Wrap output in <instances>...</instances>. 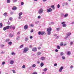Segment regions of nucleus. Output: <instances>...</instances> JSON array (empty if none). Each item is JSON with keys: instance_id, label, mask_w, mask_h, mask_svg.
<instances>
[{"instance_id": "f257e3e1", "label": "nucleus", "mask_w": 74, "mask_h": 74, "mask_svg": "<svg viewBox=\"0 0 74 74\" xmlns=\"http://www.w3.org/2000/svg\"><path fill=\"white\" fill-rule=\"evenodd\" d=\"M52 28L51 27H49L47 29V32L48 35H50L51 34V32Z\"/></svg>"}, {"instance_id": "f03ea898", "label": "nucleus", "mask_w": 74, "mask_h": 74, "mask_svg": "<svg viewBox=\"0 0 74 74\" xmlns=\"http://www.w3.org/2000/svg\"><path fill=\"white\" fill-rule=\"evenodd\" d=\"M29 51V48L27 47H25L23 49V53H26V52Z\"/></svg>"}, {"instance_id": "7ed1b4c3", "label": "nucleus", "mask_w": 74, "mask_h": 74, "mask_svg": "<svg viewBox=\"0 0 74 74\" xmlns=\"http://www.w3.org/2000/svg\"><path fill=\"white\" fill-rule=\"evenodd\" d=\"M9 28H10V26L8 25L6 27H4L3 30L4 31H5V30H8V29H9Z\"/></svg>"}, {"instance_id": "20e7f679", "label": "nucleus", "mask_w": 74, "mask_h": 74, "mask_svg": "<svg viewBox=\"0 0 74 74\" xmlns=\"http://www.w3.org/2000/svg\"><path fill=\"white\" fill-rule=\"evenodd\" d=\"M43 12V10L42 8L40 9L38 12V13L39 14H42Z\"/></svg>"}, {"instance_id": "39448f33", "label": "nucleus", "mask_w": 74, "mask_h": 74, "mask_svg": "<svg viewBox=\"0 0 74 74\" xmlns=\"http://www.w3.org/2000/svg\"><path fill=\"white\" fill-rule=\"evenodd\" d=\"M61 24H62V26L63 27H66L67 25H66V24H65V22H63L62 23H61Z\"/></svg>"}, {"instance_id": "423d86ee", "label": "nucleus", "mask_w": 74, "mask_h": 74, "mask_svg": "<svg viewBox=\"0 0 74 74\" xmlns=\"http://www.w3.org/2000/svg\"><path fill=\"white\" fill-rule=\"evenodd\" d=\"M52 11V9L51 8H49L47 10V12H51Z\"/></svg>"}, {"instance_id": "0eeeda50", "label": "nucleus", "mask_w": 74, "mask_h": 74, "mask_svg": "<svg viewBox=\"0 0 74 74\" xmlns=\"http://www.w3.org/2000/svg\"><path fill=\"white\" fill-rule=\"evenodd\" d=\"M44 33H45V32H38V34H39V35H41H41H43V34H44Z\"/></svg>"}, {"instance_id": "6e6552de", "label": "nucleus", "mask_w": 74, "mask_h": 74, "mask_svg": "<svg viewBox=\"0 0 74 74\" xmlns=\"http://www.w3.org/2000/svg\"><path fill=\"white\" fill-rule=\"evenodd\" d=\"M32 51L34 52H36L37 51V48L36 47H34L32 49Z\"/></svg>"}, {"instance_id": "1a4fd4ad", "label": "nucleus", "mask_w": 74, "mask_h": 74, "mask_svg": "<svg viewBox=\"0 0 74 74\" xmlns=\"http://www.w3.org/2000/svg\"><path fill=\"white\" fill-rule=\"evenodd\" d=\"M63 67H61L60 69L59 70V72H62V70H63Z\"/></svg>"}, {"instance_id": "9d476101", "label": "nucleus", "mask_w": 74, "mask_h": 74, "mask_svg": "<svg viewBox=\"0 0 74 74\" xmlns=\"http://www.w3.org/2000/svg\"><path fill=\"white\" fill-rule=\"evenodd\" d=\"M27 25H25L24 27V29H25V30H27Z\"/></svg>"}, {"instance_id": "9b49d317", "label": "nucleus", "mask_w": 74, "mask_h": 74, "mask_svg": "<svg viewBox=\"0 0 74 74\" xmlns=\"http://www.w3.org/2000/svg\"><path fill=\"white\" fill-rule=\"evenodd\" d=\"M40 59L42 61H44V60H45V57H42L40 58Z\"/></svg>"}, {"instance_id": "f8f14e48", "label": "nucleus", "mask_w": 74, "mask_h": 74, "mask_svg": "<svg viewBox=\"0 0 74 74\" xmlns=\"http://www.w3.org/2000/svg\"><path fill=\"white\" fill-rule=\"evenodd\" d=\"M20 40V37L19 36H17L16 38V40L17 41H19Z\"/></svg>"}, {"instance_id": "ddd939ff", "label": "nucleus", "mask_w": 74, "mask_h": 74, "mask_svg": "<svg viewBox=\"0 0 74 74\" xmlns=\"http://www.w3.org/2000/svg\"><path fill=\"white\" fill-rule=\"evenodd\" d=\"M12 10H16V7L15 6L13 7L12 8Z\"/></svg>"}, {"instance_id": "4468645a", "label": "nucleus", "mask_w": 74, "mask_h": 74, "mask_svg": "<svg viewBox=\"0 0 74 74\" xmlns=\"http://www.w3.org/2000/svg\"><path fill=\"white\" fill-rule=\"evenodd\" d=\"M68 14L66 13L64 16V18H66V17H67V16H68Z\"/></svg>"}, {"instance_id": "2eb2a0df", "label": "nucleus", "mask_w": 74, "mask_h": 74, "mask_svg": "<svg viewBox=\"0 0 74 74\" xmlns=\"http://www.w3.org/2000/svg\"><path fill=\"white\" fill-rule=\"evenodd\" d=\"M9 36L10 37H13V34H10L9 35Z\"/></svg>"}, {"instance_id": "dca6fc26", "label": "nucleus", "mask_w": 74, "mask_h": 74, "mask_svg": "<svg viewBox=\"0 0 74 74\" xmlns=\"http://www.w3.org/2000/svg\"><path fill=\"white\" fill-rule=\"evenodd\" d=\"M14 61L13 60H11L10 62V63L11 64H14Z\"/></svg>"}, {"instance_id": "f3484780", "label": "nucleus", "mask_w": 74, "mask_h": 74, "mask_svg": "<svg viewBox=\"0 0 74 74\" xmlns=\"http://www.w3.org/2000/svg\"><path fill=\"white\" fill-rule=\"evenodd\" d=\"M44 66V63L43 62H41L40 63V67H42Z\"/></svg>"}, {"instance_id": "a211bd4d", "label": "nucleus", "mask_w": 74, "mask_h": 74, "mask_svg": "<svg viewBox=\"0 0 74 74\" xmlns=\"http://www.w3.org/2000/svg\"><path fill=\"white\" fill-rule=\"evenodd\" d=\"M37 55L38 56H40V55H41V52H38L37 53Z\"/></svg>"}, {"instance_id": "6ab92c4d", "label": "nucleus", "mask_w": 74, "mask_h": 74, "mask_svg": "<svg viewBox=\"0 0 74 74\" xmlns=\"http://www.w3.org/2000/svg\"><path fill=\"white\" fill-rule=\"evenodd\" d=\"M51 8H53V9H54L55 8V6L54 5L51 6Z\"/></svg>"}, {"instance_id": "aec40b11", "label": "nucleus", "mask_w": 74, "mask_h": 74, "mask_svg": "<svg viewBox=\"0 0 74 74\" xmlns=\"http://www.w3.org/2000/svg\"><path fill=\"white\" fill-rule=\"evenodd\" d=\"M64 55V53L63 52H61L60 53V56H63Z\"/></svg>"}, {"instance_id": "412c9836", "label": "nucleus", "mask_w": 74, "mask_h": 74, "mask_svg": "<svg viewBox=\"0 0 74 74\" xmlns=\"http://www.w3.org/2000/svg\"><path fill=\"white\" fill-rule=\"evenodd\" d=\"M57 48L58 49H60V47L59 45L57 46Z\"/></svg>"}, {"instance_id": "4be33fe9", "label": "nucleus", "mask_w": 74, "mask_h": 74, "mask_svg": "<svg viewBox=\"0 0 74 74\" xmlns=\"http://www.w3.org/2000/svg\"><path fill=\"white\" fill-rule=\"evenodd\" d=\"M3 27V24L2 23H0V28H1Z\"/></svg>"}, {"instance_id": "5701e85b", "label": "nucleus", "mask_w": 74, "mask_h": 74, "mask_svg": "<svg viewBox=\"0 0 74 74\" xmlns=\"http://www.w3.org/2000/svg\"><path fill=\"white\" fill-rule=\"evenodd\" d=\"M67 54L68 55H70V54H71L70 51H68L67 52Z\"/></svg>"}, {"instance_id": "b1692460", "label": "nucleus", "mask_w": 74, "mask_h": 74, "mask_svg": "<svg viewBox=\"0 0 74 74\" xmlns=\"http://www.w3.org/2000/svg\"><path fill=\"white\" fill-rule=\"evenodd\" d=\"M22 14H23L22 12H20L18 14L19 16H21V15H22Z\"/></svg>"}, {"instance_id": "393cba45", "label": "nucleus", "mask_w": 74, "mask_h": 74, "mask_svg": "<svg viewBox=\"0 0 74 74\" xmlns=\"http://www.w3.org/2000/svg\"><path fill=\"white\" fill-rule=\"evenodd\" d=\"M23 47V45H21V46L20 47V48H22Z\"/></svg>"}, {"instance_id": "a878e982", "label": "nucleus", "mask_w": 74, "mask_h": 74, "mask_svg": "<svg viewBox=\"0 0 74 74\" xmlns=\"http://www.w3.org/2000/svg\"><path fill=\"white\" fill-rule=\"evenodd\" d=\"M11 55H15V53L14 52H12L11 53Z\"/></svg>"}, {"instance_id": "bb28decb", "label": "nucleus", "mask_w": 74, "mask_h": 74, "mask_svg": "<svg viewBox=\"0 0 74 74\" xmlns=\"http://www.w3.org/2000/svg\"><path fill=\"white\" fill-rule=\"evenodd\" d=\"M12 29H13V30H15V26H13L12 27Z\"/></svg>"}, {"instance_id": "cd10ccee", "label": "nucleus", "mask_w": 74, "mask_h": 74, "mask_svg": "<svg viewBox=\"0 0 74 74\" xmlns=\"http://www.w3.org/2000/svg\"><path fill=\"white\" fill-rule=\"evenodd\" d=\"M36 66V64H34L32 66V67H35Z\"/></svg>"}, {"instance_id": "c85d7f7f", "label": "nucleus", "mask_w": 74, "mask_h": 74, "mask_svg": "<svg viewBox=\"0 0 74 74\" xmlns=\"http://www.w3.org/2000/svg\"><path fill=\"white\" fill-rule=\"evenodd\" d=\"M1 47L2 48L4 47V45H1Z\"/></svg>"}, {"instance_id": "c756f323", "label": "nucleus", "mask_w": 74, "mask_h": 74, "mask_svg": "<svg viewBox=\"0 0 74 74\" xmlns=\"http://www.w3.org/2000/svg\"><path fill=\"white\" fill-rule=\"evenodd\" d=\"M62 59L63 60H64V59H66V58L64 56H62Z\"/></svg>"}, {"instance_id": "7c9ffc66", "label": "nucleus", "mask_w": 74, "mask_h": 74, "mask_svg": "<svg viewBox=\"0 0 74 74\" xmlns=\"http://www.w3.org/2000/svg\"><path fill=\"white\" fill-rule=\"evenodd\" d=\"M10 1H11L10 0H7V2L8 3H10Z\"/></svg>"}, {"instance_id": "2f4dec72", "label": "nucleus", "mask_w": 74, "mask_h": 74, "mask_svg": "<svg viewBox=\"0 0 74 74\" xmlns=\"http://www.w3.org/2000/svg\"><path fill=\"white\" fill-rule=\"evenodd\" d=\"M4 16H7V12H5L4 14H3Z\"/></svg>"}, {"instance_id": "473e14b6", "label": "nucleus", "mask_w": 74, "mask_h": 74, "mask_svg": "<svg viewBox=\"0 0 74 74\" xmlns=\"http://www.w3.org/2000/svg\"><path fill=\"white\" fill-rule=\"evenodd\" d=\"M67 35L68 36H70V35H71V33H68V34H67Z\"/></svg>"}, {"instance_id": "72a5a7b5", "label": "nucleus", "mask_w": 74, "mask_h": 74, "mask_svg": "<svg viewBox=\"0 0 74 74\" xmlns=\"http://www.w3.org/2000/svg\"><path fill=\"white\" fill-rule=\"evenodd\" d=\"M47 70V68H45L44 69H43V71H46Z\"/></svg>"}, {"instance_id": "f704fd0d", "label": "nucleus", "mask_w": 74, "mask_h": 74, "mask_svg": "<svg viewBox=\"0 0 74 74\" xmlns=\"http://www.w3.org/2000/svg\"><path fill=\"white\" fill-rule=\"evenodd\" d=\"M8 44H9V45H11V44H12V42H8Z\"/></svg>"}, {"instance_id": "c9c22d12", "label": "nucleus", "mask_w": 74, "mask_h": 74, "mask_svg": "<svg viewBox=\"0 0 74 74\" xmlns=\"http://www.w3.org/2000/svg\"><path fill=\"white\" fill-rule=\"evenodd\" d=\"M30 26H31V27H33V26H34V25L32 24H31L30 25Z\"/></svg>"}, {"instance_id": "e433bc0d", "label": "nucleus", "mask_w": 74, "mask_h": 74, "mask_svg": "<svg viewBox=\"0 0 74 74\" xmlns=\"http://www.w3.org/2000/svg\"><path fill=\"white\" fill-rule=\"evenodd\" d=\"M23 4H24V3H23V2H22L21 3V5H23Z\"/></svg>"}, {"instance_id": "4c0bfd02", "label": "nucleus", "mask_w": 74, "mask_h": 74, "mask_svg": "<svg viewBox=\"0 0 74 74\" xmlns=\"http://www.w3.org/2000/svg\"><path fill=\"white\" fill-rule=\"evenodd\" d=\"M63 43L61 42L60 43V45L61 46H63Z\"/></svg>"}, {"instance_id": "58836bf2", "label": "nucleus", "mask_w": 74, "mask_h": 74, "mask_svg": "<svg viewBox=\"0 0 74 74\" xmlns=\"http://www.w3.org/2000/svg\"><path fill=\"white\" fill-rule=\"evenodd\" d=\"M18 19H21V18H22V16H20L18 17Z\"/></svg>"}, {"instance_id": "ea45409f", "label": "nucleus", "mask_w": 74, "mask_h": 74, "mask_svg": "<svg viewBox=\"0 0 74 74\" xmlns=\"http://www.w3.org/2000/svg\"><path fill=\"white\" fill-rule=\"evenodd\" d=\"M28 38H26L25 39V40L26 41H27V40H28Z\"/></svg>"}, {"instance_id": "a19ab883", "label": "nucleus", "mask_w": 74, "mask_h": 74, "mask_svg": "<svg viewBox=\"0 0 74 74\" xmlns=\"http://www.w3.org/2000/svg\"><path fill=\"white\" fill-rule=\"evenodd\" d=\"M55 52H58V51H59V50H58V49H56L55 50Z\"/></svg>"}, {"instance_id": "79ce46f5", "label": "nucleus", "mask_w": 74, "mask_h": 74, "mask_svg": "<svg viewBox=\"0 0 74 74\" xmlns=\"http://www.w3.org/2000/svg\"><path fill=\"white\" fill-rule=\"evenodd\" d=\"M59 7H60V5H59V4H58L57 5L58 8H59Z\"/></svg>"}, {"instance_id": "37998d69", "label": "nucleus", "mask_w": 74, "mask_h": 74, "mask_svg": "<svg viewBox=\"0 0 74 74\" xmlns=\"http://www.w3.org/2000/svg\"><path fill=\"white\" fill-rule=\"evenodd\" d=\"M21 34V32H18V33H17L18 35H19V34Z\"/></svg>"}, {"instance_id": "c03bdc74", "label": "nucleus", "mask_w": 74, "mask_h": 74, "mask_svg": "<svg viewBox=\"0 0 74 74\" xmlns=\"http://www.w3.org/2000/svg\"><path fill=\"white\" fill-rule=\"evenodd\" d=\"M4 51H2L1 52V54H4Z\"/></svg>"}, {"instance_id": "a18cd8bd", "label": "nucleus", "mask_w": 74, "mask_h": 74, "mask_svg": "<svg viewBox=\"0 0 74 74\" xmlns=\"http://www.w3.org/2000/svg\"><path fill=\"white\" fill-rule=\"evenodd\" d=\"M9 20L10 21H12V17H10L9 18Z\"/></svg>"}, {"instance_id": "49530a36", "label": "nucleus", "mask_w": 74, "mask_h": 74, "mask_svg": "<svg viewBox=\"0 0 74 74\" xmlns=\"http://www.w3.org/2000/svg\"><path fill=\"white\" fill-rule=\"evenodd\" d=\"M17 1V0H13V2L14 3H16Z\"/></svg>"}, {"instance_id": "de8ad7c7", "label": "nucleus", "mask_w": 74, "mask_h": 74, "mask_svg": "<svg viewBox=\"0 0 74 74\" xmlns=\"http://www.w3.org/2000/svg\"><path fill=\"white\" fill-rule=\"evenodd\" d=\"M38 19H40L41 18V16H38Z\"/></svg>"}, {"instance_id": "09e8293b", "label": "nucleus", "mask_w": 74, "mask_h": 74, "mask_svg": "<svg viewBox=\"0 0 74 74\" xmlns=\"http://www.w3.org/2000/svg\"><path fill=\"white\" fill-rule=\"evenodd\" d=\"M6 42H8V41H9V39H8L6 40Z\"/></svg>"}, {"instance_id": "8fccbe9b", "label": "nucleus", "mask_w": 74, "mask_h": 74, "mask_svg": "<svg viewBox=\"0 0 74 74\" xmlns=\"http://www.w3.org/2000/svg\"><path fill=\"white\" fill-rule=\"evenodd\" d=\"M4 64H5V62H2V65H4Z\"/></svg>"}, {"instance_id": "3c124183", "label": "nucleus", "mask_w": 74, "mask_h": 74, "mask_svg": "<svg viewBox=\"0 0 74 74\" xmlns=\"http://www.w3.org/2000/svg\"><path fill=\"white\" fill-rule=\"evenodd\" d=\"M71 25H74V21H72L71 23Z\"/></svg>"}, {"instance_id": "603ef678", "label": "nucleus", "mask_w": 74, "mask_h": 74, "mask_svg": "<svg viewBox=\"0 0 74 74\" xmlns=\"http://www.w3.org/2000/svg\"><path fill=\"white\" fill-rule=\"evenodd\" d=\"M12 71L13 73H15L16 72H15V71L14 70H13Z\"/></svg>"}, {"instance_id": "864d4df0", "label": "nucleus", "mask_w": 74, "mask_h": 74, "mask_svg": "<svg viewBox=\"0 0 74 74\" xmlns=\"http://www.w3.org/2000/svg\"><path fill=\"white\" fill-rule=\"evenodd\" d=\"M59 38V36H56V39H58V38Z\"/></svg>"}, {"instance_id": "5fc2aeb1", "label": "nucleus", "mask_w": 74, "mask_h": 74, "mask_svg": "<svg viewBox=\"0 0 74 74\" xmlns=\"http://www.w3.org/2000/svg\"><path fill=\"white\" fill-rule=\"evenodd\" d=\"M70 69H72V68H73V66L71 65L70 66Z\"/></svg>"}, {"instance_id": "6e6d98bb", "label": "nucleus", "mask_w": 74, "mask_h": 74, "mask_svg": "<svg viewBox=\"0 0 74 74\" xmlns=\"http://www.w3.org/2000/svg\"><path fill=\"white\" fill-rule=\"evenodd\" d=\"M22 68L23 69H24V68H25V65H24L23 66Z\"/></svg>"}, {"instance_id": "4d7b16f0", "label": "nucleus", "mask_w": 74, "mask_h": 74, "mask_svg": "<svg viewBox=\"0 0 74 74\" xmlns=\"http://www.w3.org/2000/svg\"><path fill=\"white\" fill-rule=\"evenodd\" d=\"M73 44V42H71V43H70V45H72Z\"/></svg>"}, {"instance_id": "13d9d810", "label": "nucleus", "mask_w": 74, "mask_h": 74, "mask_svg": "<svg viewBox=\"0 0 74 74\" xmlns=\"http://www.w3.org/2000/svg\"><path fill=\"white\" fill-rule=\"evenodd\" d=\"M10 26L9 28H10V29H11L12 27V25L10 26Z\"/></svg>"}, {"instance_id": "bf43d9fd", "label": "nucleus", "mask_w": 74, "mask_h": 74, "mask_svg": "<svg viewBox=\"0 0 74 74\" xmlns=\"http://www.w3.org/2000/svg\"><path fill=\"white\" fill-rule=\"evenodd\" d=\"M54 66H57V63H55L54 64Z\"/></svg>"}, {"instance_id": "052dcab7", "label": "nucleus", "mask_w": 74, "mask_h": 74, "mask_svg": "<svg viewBox=\"0 0 74 74\" xmlns=\"http://www.w3.org/2000/svg\"><path fill=\"white\" fill-rule=\"evenodd\" d=\"M37 23H38V21L37 22H35V24H37Z\"/></svg>"}, {"instance_id": "680f3d73", "label": "nucleus", "mask_w": 74, "mask_h": 74, "mask_svg": "<svg viewBox=\"0 0 74 74\" xmlns=\"http://www.w3.org/2000/svg\"><path fill=\"white\" fill-rule=\"evenodd\" d=\"M65 3H62V6L63 7H64V4Z\"/></svg>"}, {"instance_id": "e2e57ef3", "label": "nucleus", "mask_w": 74, "mask_h": 74, "mask_svg": "<svg viewBox=\"0 0 74 74\" xmlns=\"http://www.w3.org/2000/svg\"><path fill=\"white\" fill-rule=\"evenodd\" d=\"M32 74H37V72H34Z\"/></svg>"}, {"instance_id": "0e129e2a", "label": "nucleus", "mask_w": 74, "mask_h": 74, "mask_svg": "<svg viewBox=\"0 0 74 74\" xmlns=\"http://www.w3.org/2000/svg\"><path fill=\"white\" fill-rule=\"evenodd\" d=\"M65 5H68V3L66 2L65 3Z\"/></svg>"}, {"instance_id": "69168bd1", "label": "nucleus", "mask_w": 74, "mask_h": 74, "mask_svg": "<svg viewBox=\"0 0 74 74\" xmlns=\"http://www.w3.org/2000/svg\"><path fill=\"white\" fill-rule=\"evenodd\" d=\"M41 47H38V49H41Z\"/></svg>"}, {"instance_id": "338daca9", "label": "nucleus", "mask_w": 74, "mask_h": 74, "mask_svg": "<svg viewBox=\"0 0 74 74\" xmlns=\"http://www.w3.org/2000/svg\"><path fill=\"white\" fill-rule=\"evenodd\" d=\"M29 48H32V47H33V46L32 45H30L29 46Z\"/></svg>"}, {"instance_id": "774afa93", "label": "nucleus", "mask_w": 74, "mask_h": 74, "mask_svg": "<svg viewBox=\"0 0 74 74\" xmlns=\"http://www.w3.org/2000/svg\"><path fill=\"white\" fill-rule=\"evenodd\" d=\"M59 28H57V31H59Z\"/></svg>"}]
</instances>
